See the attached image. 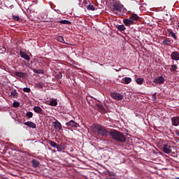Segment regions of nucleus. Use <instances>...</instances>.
I'll list each match as a JSON object with an SVG mask.
<instances>
[{
    "instance_id": "393cba45",
    "label": "nucleus",
    "mask_w": 179,
    "mask_h": 179,
    "mask_svg": "<svg viewBox=\"0 0 179 179\" xmlns=\"http://www.w3.org/2000/svg\"><path fill=\"white\" fill-rule=\"evenodd\" d=\"M56 40H57V41H59V43H62L63 44H65V40L64 39V36H57Z\"/></svg>"
},
{
    "instance_id": "0eeeda50",
    "label": "nucleus",
    "mask_w": 179,
    "mask_h": 179,
    "mask_svg": "<svg viewBox=\"0 0 179 179\" xmlns=\"http://www.w3.org/2000/svg\"><path fill=\"white\" fill-rule=\"evenodd\" d=\"M153 83H157L158 85H163V83H164V78H163V76L156 78L154 79Z\"/></svg>"
},
{
    "instance_id": "7c9ffc66",
    "label": "nucleus",
    "mask_w": 179,
    "mask_h": 179,
    "mask_svg": "<svg viewBox=\"0 0 179 179\" xmlns=\"http://www.w3.org/2000/svg\"><path fill=\"white\" fill-rule=\"evenodd\" d=\"M87 10H95V8H94V6H93V5H88L87 6Z\"/></svg>"
},
{
    "instance_id": "ddd939ff",
    "label": "nucleus",
    "mask_w": 179,
    "mask_h": 179,
    "mask_svg": "<svg viewBox=\"0 0 179 179\" xmlns=\"http://www.w3.org/2000/svg\"><path fill=\"white\" fill-rule=\"evenodd\" d=\"M132 82V78L129 77H124L122 79V83L124 85H129Z\"/></svg>"
},
{
    "instance_id": "f3484780",
    "label": "nucleus",
    "mask_w": 179,
    "mask_h": 179,
    "mask_svg": "<svg viewBox=\"0 0 179 179\" xmlns=\"http://www.w3.org/2000/svg\"><path fill=\"white\" fill-rule=\"evenodd\" d=\"M171 146L169 145H165L163 148V151L164 153H166V155H169V153H171Z\"/></svg>"
},
{
    "instance_id": "ea45409f",
    "label": "nucleus",
    "mask_w": 179,
    "mask_h": 179,
    "mask_svg": "<svg viewBox=\"0 0 179 179\" xmlns=\"http://www.w3.org/2000/svg\"><path fill=\"white\" fill-rule=\"evenodd\" d=\"M176 179H179V177H178V178H176Z\"/></svg>"
},
{
    "instance_id": "c756f323",
    "label": "nucleus",
    "mask_w": 179,
    "mask_h": 179,
    "mask_svg": "<svg viewBox=\"0 0 179 179\" xmlns=\"http://www.w3.org/2000/svg\"><path fill=\"white\" fill-rule=\"evenodd\" d=\"M12 19L15 22H19V20H20V17H19V15H12Z\"/></svg>"
},
{
    "instance_id": "4be33fe9",
    "label": "nucleus",
    "mask_w": 179,
    "mask_h": 179,
    "mask_svg": "<svg viewBox=\"0 0 179 179\" xmlns=\"http://www.w3.org/2000/svg\"><path fill=\"white\" fill-rule=\"evenodd\" d=\"M129 19L133 20V22H136L139 19V16L137 14L133 13L130 15Z\"/></svg>"
},
{
    "instance_id": "f8f14e48",
    "label": "nucleus",
    "mask_w": 179,
    "mask_h": 179,
    "mask_svg": "<svg viewBox=\"0 0 179 179\" xmlns=\"http://www.w3.org/2000/svg\"><path fill=\"white\" fill-rule=\"evenodd\" d=\"M123 23L125 24V26H131V24H134L135 22L134 20H131V18L129 19H124L123 20Z\"/></svg>"
},
{
    "instance_id": "f03ea898",
    "label": "nucleus",
    "mask_w": 179,
    "mask_h": 179,
    "mask_svg": "<svg viewBox=\"0 0 179 179\" xmlns=\"http://www.w3.org/2000/svg\"><path fill=\"white\" fill-rule=\"evenodd\" d=\"M92 129L94 134L96 135H100L101 136H104L106 138V136H108L110 135V131H107L104 127L95 124L92 127Z\"/></svg>"
},
{
    "instance_id": "473e14b6",
    "label": "nucleus",
    "mask_w": 179,
    "mask_h": 179,
    "mask_svg": "<svg viewBox=\"0 0 179 179\" xmlns=\"http://www.w3.org/2000/svg\"><path fill=\"white\" fill-rule=\"evenodd\" d=\"M171 72H176L177 71V65L173 64L171 68Z\"/></svg>"
},
{
    "instance_id": "a211bd4d",
    "label": "nucleus",
    "mask_w": 179,
    "mask_h": 179,
    "mask_svg": "<svg viewBox=\"0 0 179 179\" xmlns=\"http://www.w3.org/2000/svg\"><path fill=\"white\" fill-rule=\"evenodd\" d=\"M56 149H57V152H62V150H65V149H66V146H65L64 143L57 144Z\"/></svg>"
},
{
    "instance_id": "9d476101",
    "label": "nucleus",
    "mask_w": 179,
    "mask_h": 179,
    "mask_svg": "<svg viewBox=\"0 0 179 179\" xmlns=\"http://www.w3.org/2000/svg\"><path fill=\"white\" fill-rule=\"evenodd\" d=\"M171 58L174 61H179V52L177 51L173 52L171 55Z\"/></svg>"
},
{
    "instance_id": "cd10ccee",
    "label": "nucleus",
    "mask_w": 179,
    "mask_h": 179,
    "mask_svg": "<svg viewBox=\"0 0 179 179\" xmlns=\"http://www.w3.org/2000/svg\"><path fill=\"white\" fill-rule=\"evenodd\" d=\"M49 145L52 146V148H55L57 149V147L58 146V144L57 143L52 141H48Z\"/></svg>"
},
{
    "instance_id": "5701e85b",
    "label": "nucleus",
    "mask_w": 179,
    "mask_h": 179,
    "mask_svg": "<svg viewBox=\"0 0 179 179\" xmlns=\"http://www.w3.org/2000/svg\"><path fill=\"white\" fill-rule=\"evenodd\" d=\"M49 106L57 107V106H58V101H57V99H52L49 102Z\"/></svg>"
},
{
    "instance_id": "c9c22d12",
    "label": "nucleus",
    "mask_w": 179,
    "mask_h": 179,
    "mask_svg": "<svg viewBox=\"0 0 179 179\" xmlns=\"http://www.w3.org/2000/svg\"><path fill=\"white\" fill-rule=\"evenodd\" d=\"M33 71H34V73H38V74H40V73H43V70H41V69L37 70V69H34Z\"/></svg>"
},
{
    "instance_id": "6e6552de",
    "label": "nucleus",
    "mask_w": 179,
    "mask_h": 179,
    "mask_svg": "<svg viewBox=\"0 0 179 179\" xmlns=\"http://www.w3.org/2000/svg\"><path fill=\"white\" fill-rule=\"evenodd\" d=\"M96 106L99 113H101V114H106V113H107L106 108H104V106H103V105L100 103H96Z\"/></svg>"
},
{
    "instance_id": "dca6fc26",
    "label": "nucleus",
    "mask_w": 179,
    "mask_h": 179,
    "mask_svg": "<svg viewBox=\"0 0 179 179\" xmlns=\"http://www.w3.org/2000/svg\"><path fill=\"white\" fill-rule=\"evenodd\" d=\"M172 120V125L174 127H178L179 125V117H173L171 119Z\"/></svg>"
},
{
    "instance_id": "c85d7f7f",
    "label": "nucleus",
    "mask_w": 179,
    "mask_h": 179,
    "mask_svg": "<svg viewBox=\"0 0 179 179\" xmlns=\"http://www.w3.org/2000/svg\"><path fill=\"white\" fill-rule=\"evenodd\" d=\"M169 33L170 36H171V37H173L175 40H177V36H176V34L174 32H173V31L169 30Z\"/></svg>"
},
{
    "instance_id": "bb28decb",
    "label": "nucleus",
    "mask_w": 179,
    "mask_h": 179,
    "mask_svg": "<svg viewBox=\"0 0 179 179\" xmlns=\"http://www.w3.org/2000/svg\"><path fill=\"white\" fill-rule=\"evenodd\" d=\"M59 23H61V24H72V22L66 20H60L59 21Z\"/></svg>"
},
{
    "instance_id": "b1692460",
    "label": "nucleus",
    "mask_w": 179,
    "mask_h": 179,
    "mask_svg": "<svg viewBox=\"0 0 179 179\" xmlns=\"http://www.w3.org/2000/svg\"><path fill=\"white\" fill-rule=\"evenodd\" d=\"M116 27L119 31H124L127 28H125V25H116Z\"/></svg>"
},
{
    "instance_id": "7ed1b4c3",
    "label": "nucleus",
    "mask_w": 179,
    "mask_h": 179,
    "mask_svg": "<svg viewBox=\"0 0 179 179\" xmlns=\"http://www.w3.org/2000/svg\"><path fill=\"white\" fill-rule=\"evenodd\" d=\"M122 8H124V6L118 2H115L112 5L111 10L113 12V13H118V12H121L122 10Z\"/></svg>"
},
{
    "instance_id": "f257e3e1",
    "label": "nucleus",
    "mask_w": 179,
    "mask_h": 179,
    "mask_svg": "<svg viewBox=\"0 0 179 179\" xmlns=\"http://www.w3.org/2000/svg\"><path fill=\"white\" fill-rule=\"evenodd\" d=\"M110 136L115 142H118L119 143H124V142H127V136H125L124 134L121 133V131L114 129L111 130L110 131Z\"/></svg>"
},
{
    "instance_id": "423d86ee",
    "label": "nucleus",
    "mask_w": 179,
    "mask_h": 179,
    "mask_svg": "<svg viewBox=\"0 0 179 179\" xmlns=\"http://www.w3.org/2000/svg\"><path fill=\"white\" fill-rule=\"evenodd\" d=\"M53 127L56 131L59 132V131L62 130V125L61 124V122H59L58 120H55L53 122Z\"/></svg>"
},
{
    "instance_id": "1a4fd4ad",
    "label": "nucleus",
    "mask_w": 179,
    "mask_h": 179,
    "mask_svg": "<svg viewBox=\"0 0 179 179\" xmlns=\"http://www.w3.org/2000/svg\"><path fill=\"white\" fill-rule=\"evenodd\" d=\"M20 55L21 58H23L26 61H28V62L30 61V57L25 52L20 50Z\"/></svg>"
},
{
    "instance_id": "4c0bfd02",
    "label": "nucleus",
    "mask_w": 179,
    "mask_h": 179,
    "mask_svg": "<svg viewBox=\"0 0 179 179\" xmlns=\"http://www.w3.org/2000/svg\"><path fill=\"white\" fill-rule=\"evenodd\" d=\"M156 99H157L156 93H155L154 94H152V100H154V101H155Z\"/></svg>"
},
{
    "instance_id": "6ab92c4d",
    "label": "nucleus",
    "mask_w": 179,
    "mask_h": 179,
    "mask_svg": "<svg viewBox=\"0 0 179 179\" xmlns=\"http://www.w3.org/2000/svg\"><path fill=\"white\" fill-rule=\"evenodd\" d=\"M31 164L34 169H37V167L40 166V162L37 161V159H32Z\"/></svg>"
},
{
    "instance_id": "4468645a",
    "label": "nucleus",
    "mask_w": 179,
    "mask_h": 179,
    "mask_svg": "<svg viewBox=\"0 0 179 179\" xmlns=\"http://www.w3.org/2000/svg\"><path fill=\"white\" fill-rule=\"evenodd\" d=\"M34 111H35V113H37L38 114H42L43 115H44V110H43V109L40 107V106H35L34 108Z\"/></svg>"
},
{
    "instance_id": "f704fd0d",
    "label": "nucleus",
    "mask_w": 179,
    "mask_h": 179,
    "mask_svg": "<svg viewBox=\"0 0 179 179\" xmlns=\"http://www.w3.org/2000/svg\"><path fill=\"white\" fill-rule=\"evenodd\" d=\"M108 176L109 177H115V173L108 171Z\"/></svg>"
},
{
    "instance_id": "a878e982",
    "label": "nucleus",
    "mask_w": 179,
    "mask_h": 179,
    "mask_svg": "<svg viewBox=\"0 0 179 179\" xmlns=\"http://www.w3.org/2000/svg\"><path fill=\"white\" fill-rule=\"evenodd\" d=\"M136 82L138 85H143V82H145V79H143V78H137L136 80Z\"/></svg>"
},
{
    "instance_id": "2eb2a0df",
    "label": "nucleus",
    "mask_w": 179,
    "mask_h": 179,
    "mask_svg": "<svg viewBox=\"0 0 179 179\" xmlns=\"http://www.w3.org/2000/svg\"><path fill=\"white\" fill-rule=\"evenodd\" d=\"M14 75L15 76H17V78H22V79H24L27 76L25 73L23 72H19V71H15Z\"/></svg>"
},
{
    "instance_id": "58836bf2",
    "label": "nucleus",
    "mask_w": 179,
    "mask_h": 179,
    "mask_svg": "<svg viewBox=\"0 0 179 179\" xmlns=\"http://www.w3.org/2000/svg\"><path fill=\"white\" fill-rule=\"evenodd\" d=\"M176 135H177L178 136H179V130H176Z\"/></svg>"
},
{
    "instance_id": "2f4dec72",
    "label": "nucleus",
    "mask_w": 179,
    "mask_h": 179,
    "mask_svg": "<svg viewBox=\"0 0 179 179\" xmlns=\"http://www.w3.org/2000/svg\"><path fill=\"white\" fill-rule=\"evenodd\" d=\"M13 106L15 108H17V107H20V103L17 102V101H15L13 102Z\"/></svg>"
},
{
    "instance_id": "72a5a7b5",
    "label": "nucleus",
    "mask_w": 179,
    "mask_h": 179,
    "mask_svg": "<svg viewBox=\"0 0 179 179\" xmlns=\"http://www.w3.org/2000/svg\"><path fill=\"white\" fill-rule=\"evenodd\" d=\"M23 92H24L25 93H30V92H31V90H30L29 87H24Z\"/></svg>"
},
{
    "instance_id": "20e7f679",
    "label": "nucleus",
    "mask_w": 179,
    "mask_h": 179,
    "mask_svg": "<svg viewBox=\"0 0 179 179\" xmlns=\"http://www.w3.org/2000/svg\"><path fill=\"white\" fill-rule=\"evenodd\" d=\"M110 97L113 99V100H117V101H121L124 99V96L120 93L117 92H111Z\"/></svg>"
},
{
    "instance_id": "9b49d317",
    "label": "nucleus",
    "mask_w": 179,
    "mask_h": 179,
    "mask_svg": "<svg viewBox=\"0 0 179 179\" xmlns=\"http://www.w3.org/2000/svg\"><path fill=\"white\" fill-rule=\"evenodd\" d=\"M24 125H27V127H29V128H32L33 129H36V124L34 122H30V121L24 122Z\"/></svg>"
},
{
    "instance_id": "aec40b11",
    "label": "nucleus",
    "mask_w": 179,
    "mask_h": 179,
    "mask_svg": "<svg viewBox=\"0 0 179 179\" xmlns=\"http://www.w3.org/2000/svg\"><path fill=\"white\" fill-rule=\"evenodd\" d=\"M10 96V97L17 99V97H19V93H17V91L16 90H13L11 91Z\"/></svg>"
},
{
    "instance_id": "e433bc0d",
    "label": "nucleus",
    "mask_w": 179,
    "mask_h": 179,
    "mask_svg": "<svg viewBox=\"0 0 179 179\" xmlns=\"http://www.w3.org/2000/svg\"><path fill=\"white\" fill-rule=\"evenodd\" d=\"M26 116H27L28 118H32V117H33V113H31V112H27V114H26Z\"/></svg>"
},
{
    "instance_id": "39448f33",
    "label": "nucleus",
    "mask_w": 179,
    "mask_h": 179,
    "mask_svg": "<svg viewBox=\"0 0 179 179\" xmlns=\"http://www.w3.org/2000/svg\"><path fill=\"white\" fill-rule=\"evenodd\" d=\"M66 127L68 129H71V128H78L79 124L73 120H70L69 122L66 123Z\"/></svg>"
},
{
    "instance_id": "412c9836",
    "label": "nucleus",
    "mask_w": 179,
    "mask_h": 179,
    "mask_svg": "<svg viewBox=\"0 0 179 179\" xmlns=\"http://www.w3.org/2000/svg\"><path fill=\"white\" fill-rule=\"evenodd\" d=\"M162 44L164 45H171L173 44V41L170 40V38H166L162 41Z\"/></svg>"
}]
</instances>
